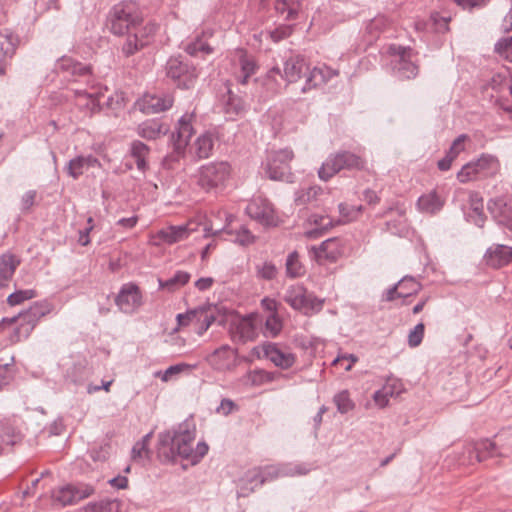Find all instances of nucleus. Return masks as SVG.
<instances>
[{"label": "nucleus", "instance_id": "nucleus-6", "mask_svg": "<svg viewBox=\"0 0 512 512\" xmlns=\"http://www.w3.org/2000/svg\"><path fill=\"white\" fill-rule=\"evenodd\" d=\"M230 175V166L226 162H212L198 170L197 184L206 192L223 188Z\"/></svg>", "mask_w": 512, "mask_h": 512}, {"label": "nucleus", "instance_id": "nucleus-17", "mask_svg": "<svg viewBox=\"0 0 512 512\" xmlns=\"http://www.w3.org/2000/svg\"><path fill=\"white\" fill-rule=\"evenodd\" d=\"M20 44L18 35L9 29L0 30V75H5Z\"/></svg>", "mask_w": 512, "mask_h": 512}, {"label": "nucleus", "instance_id": "nucleus-16", "mask_svg": "<svg viewBox=\"0 0 512 512\" xmlns=\"http://www.w3.org/2000/svg\"><path fill=\"white\" fill-rule=\"evenodd\" d=\"M198 222L190 220L183 225H171L157 232L156 237L163 243L172 245L186 240L193 232L198 230Z\"/></svg>", "mask_w": 512, "mask_h": 512}, {"label": "nucleus", "instance_id": "nucleus-35", "mask_svg": "<svg viewBox=\"0 0 512 512\" xmlns=\"http://www.w3.org/2000/svg\"><path fill=\"white\" fill-rule=\"evenodd\" d=\"M212 36V32L204 31L201 35L197 36L194 40L189 42L185 51L191 56H197L200 53L210 54L213 52V48L210 45L208 39Z\"/></svg>", "mask_w": 512, "mask_h": 512}, {"label": "nucleus", "instance_id": "nucleus-31", "mask_svg": "<svg viewBox=\"0 0 512 512\" xmlns=\"http://www.w3.org/2000/svg\"><path fill=\"white\" fill-rule=\"evenodd\" d=\"M274 8L277 15L283 20L293 21L303 11V0H277Z\"/></svg>", "mask_w": 512, "mask_h": 512}, {"label": "nucleus", "instance_id": "nucleus-13", "mask_svg": "<svg viewBox=\"0 0 512 512\" xmlns=\"http://www.w3.org/2000/svg\"><path fill=\"white\" fill-rule=\"evenodd\" d=\"M248 216L265 226L276 224V215L272 204L268 199L257 196L254 197L246 207Z\"/></svg>", "mask_w": 512, "mask_h": 512}, {"label": "nucleus", "instance_id": "nucleus-52", "mask_svg": "<svg viewBox=\"0 0 512 512\" xmlns=\"http://www.w3.org/2000/svg\"><path fill=\"white\" fill-rule=\"evenodd\" d=\"M334 403L340 413H347L354 408V403L349 397L347 390L341 391L334 396Z\"/></svg>", "mask_w": 512, "mask_h": 512}, {"label": "nucleus", "instance_id": "nucleus-51", "mask_svg": "<svg viewBox=\"0 0 512 512\" xmlns=\"http://www.w3.org/2000/svg\"><path fill=\"white\" fill-rule=\"evenodd\" d=\"M87 167L84 164V156L71 159L66 167L67 174L73 179H78Z\"/></svg>", "mask_w": 512, "mask_h": 512}, {"label": "nucleus", "instance_id": "nucleus-45", "mask_svg": "<svg viewBox=\"0 0 512 512\" xmlns=\"http://www.w3.org/2000/svg\"><path fill=\"white\" fill-rule=\"evenodd\" d=\"M286 274L288 277L296 278L304 274V268L299 261V255L296 251L290 253L286 259Z\"/></svg>", "mask_w": 512, "mask_h": 512}, {"label": "nucleus", "instance_id": "nucleus-3", "mask_svg": "<svg viewBox=\"0 0 512 512\" xmlns=\"http://www.w3.org/2000/svg\"><path fill=\"white\" fill-rule=\"evenodd\" d=\"M56 70L71 75L74 81L83 78L85 88L71 87L69 90L74 95L75 105L86 115L92 116L101 109V98L107 91L106 87L94 85L92 69L90 65L83 64L71 57L63 56L56 63Z\"/></svg>", "mask_w": 512, "mask_h": 512}, {"label": "nucleus", "instance_id": "nucleus-47", "mask_svg": "<svg viewBox=\"0 0 512 512\" xmlns=\"http://www.w3.org/2000/svg\"><path fill=\"white\" fill-rule=\"evenodd\" d=\"M255 269L257 278L267 281L275 279L278 274L276 266L270 261L257 264Z\"/></svg>", "mask_w": 512, "mask_h": 512}, {"label": "nucleus", "instance_id": "nucleus-27", "mask_svg": "<svg viewBox=\"0 0 512 512\" xmlns=\"http://www.w3.org/2000/svg\"><path fill=\"white\" fill-rule=\"evenodd\" d=\"M232 215H228L226 217V221L228 222L223 228L213 230L211 226H206L204 228L205 234L204 237L216 236L221 232H225L227 234L233 235L235 234V241L241 245H249L254 242V236L252 233L245 227L241 226L238 230H233L229 227V223L231 221Z\"/></svg>", "mask_w": 512, "mask_h": 512}, {"label": "nucleus", "instance_id": "nucleus-14", "mask_svg": "<svg viewBox=\"0 0 512 512\" xmlns=\"http://www.w3.org/2000/svg\"><path fill=\"white\" fill-rule=\"evenodd\" d=\"M93 493L94 487L88 484L67 485L55 490L52 497L54 501L66 506L75 504Z\"/></svg>", "mask_w": 512, "mask_h": 512}, {"label": "nucleus", "instance_id": "nucleus-37", "mask_svg": "<svg viewBox=\"0 0 512 512\" xmlns=\"http://www.w3.org/2000/svg\"><path fill=\"white\" fill-rule=\"evenodd\" d=\"M488 210L499 224L505 226L510 225L509 208L503 199L498 198L490 200L488 202Z\"/></svg>", "mask_w": 512, "mask_h": 512}, {"label": "nucleus", "instance_id": "nucleus-54", "mask_svg": "<svg viewBox=\"0 0 512 512\" xmlns=\"http://www.w3.org/2000/svg\"><path fill=\"white\" fill-rule=\"evenodd\" d=\"M312 470V466L305 463H287L283 464V473L285 476L306 475Z\"/></svg>", "mask_w": 512, "mask_h": 512}, {"label": "nucleus", "instance_id": "nucleus-36", "mask_svg": "<svg viewBox=\"0 0 512 512\" xmlns=\"http://www.w3.org/2000/svg\"><path fill=\"white\" fill-rule=\"evenodd\" d=\"M192 118L193 115L185 114L178 121V127L176 130V145L178 148L186 146L194 133L193 126L191 123Z\"/></svg>", "mask_w": 512, "mask_h": 512}, {"label": "nucleus", "instance_id": "nucleus-57", "mask_svg": "<svg viewBox=\"0 0 512 512\" xmlns=\"http://www.w3.org/2000/svg\"><path fill=\"white\" fill-rule=\"evenodd\" d=\"M261 471V478H263V484L267 481H272L278 477L285 476L283 473V464L280 466L267 465L265 467H259Z\"/></svg>", "mask_w": 512, "mask_h": 512}, {"label": "nucleus", "instance_id": "nucleus-50", "mask_svg": "<svg viewBox=\"0 0 512 512\" xmlns=\"http://www.w3.org/2000/svg\"><path fill=\"white\" fill-rule=\"evenodd\" d=\"M282 330V321L276 314H271L265 321L264 334L267 337H276Z\"/></svg>", "mask_w": 512, "mask_h": 512}, {"label": "nucleus", "instance_id": "nucleus-12", "mask_svg": "<svg viewBox=\"0 0 512 512\" xmlns=\"http://www.w3.org/2000/svg\"><path fill=\"white\" fill-rule=\"evenodd\" d=\"M260 324L261 320L254 314L236 319L231 323L230 327L232 338L242 343L252 341L257 337V330Z\"/></svg>", "mask_w": 512, "mask_h": 512}, {"label": "nucleus", "instance_id": "nucleus-22", "mask_svg": "<svg viewBox=\"0 0 512 512\" xmlns=\"http://www.w3.org/2000/svg\"><path fill=\"white\" fill-rule=\"evenodd\" d=\"M311 252L318 262H336L342 255V245L339 238H329L323 241L320 246H312Z\"/></svg>", "mask_w": 512, "mask_h": 512}, {"label": "nucleus", "instance_id": "nucleus-46", "mask_svg": "<svg viewBox=\"0 0 512 512\" xmlns=\"http://www.w3.org/2000/svg\"><path fill=\"white\" fill-rule=\"evenodd\" d=\"M196 153L199 158H208L213 149V138L210 134H203L196 140Z\"/></svg>", "mask_w": 512, "mask_h": 512}, {"label": "nucleus", "instance_id": "nucleus-29", "mask_svg": "<svg viewBox=\"0 0 512 512\" xmlns=\"http://www.w3.org/2000/svg\"><path fill=\"white\" fill-rule=\"evenodd\" d=\"M308 223L314 228L307 230L305 236L309 239H316L323 236L329 229L334 227L339 221L334 222L328 215L312 214L308 218Z\"/></svg>", "mask_w": 512, "mask_h": 512}, {"label": "nucleus", "instance_id": "nucleus-4", "mask_svg": "<svg viewBox=\"0 0 512 512\" xmlns=\"http://www.w3.org/2000/svg\"><path fill=\"white\" fill-rule=\"evenodd\" d=\"M52 309L53 305L48 301L35 302L29 307V309L19 313L18 316L3 318L0 322V332L4 329L5 325H11L17 319H20V325L14 329L11 335V341L16 343L23 339H27L40 319L49 314Z\"/></svg>", "mask_w": 512, "mask_h": 512}, {"label": "nucleus", "instance_id": "nucleus-18", "mask_svg": "<svg viewBox=\"0 0 512 512\" xmlns=\"http://www.w3.org/2000/svg\"><path fill=\"white\" fill-rule=\"evenodd\" d=\"M422 286L412 277H404L397 284L393 285L385 291L382 301H393L396 298H403V304H408L407 299L412 295H416Z\"/></svg>", "mask_w": 512, "mask_h": 512}, {"label": "nucleus", "instance_id": "nucleus-48", "mask_svg": "<svg viewBox=\"0 0 512 512\" xmlns=\"http://www.w3.org/2000/svg\"><path fill=\"white\" fill-rule=\"evenodd\" d=\"M322 192L321 187L311 186L307 189H302L296 193L295 202L297 205H305L317 198Z\"/></svg>", "mask_w": 512, "mask_h": 512}, {"label": "nucleus", "instance_id": "nucleus-62", "mask_svg": "<svg viewBox=\"0 0 512 512\" xmlns=\"http://www.w3.org/2000/svg\"><path fill=\"white\" fill-rule=\"evenodd\" d=\"M432 26L435 32L445 33L449 30L450 18L440 16L439 14L431 15Z\"/></svg>", "mask_w": 512, "mask_h": 512}, {"label": "nucleus", "instance_id": "nucleus-40", "mask_svg": "<svg viewBox=\"0 0 512 512\" xmlns=\"http://www.w3.org/2000/svg\"><path fill=\"white\" fill-rule=\"evenodd\" d=\"M239 64L241 75L238 77V80L241 84H246L248 79L255 74L257 70V64L253 57L248 56L245 53H241L239 57Z\"/></svg>", "mask_w": 512, "mask_h": 512}, {"label": "nucleus", "instance_id": "nucleus-32", "mask_svg": "<svg viewBox=\"0 0 512 512\" xmlns=\"http://www.w3.org/2000/svg\"><path fill=\"white\" fill-rule=\"evenodd\" d=\"M473 162L480 178L493 177L500 171V162L494 155L483 153Z\"/></svg>", "mask_w": 512, "mask_h": 512}, {"label": "nucleus", "instance_id": "nucleus-43", "mask_svg": "<svg viewBox=\"0 0 512 512\" xmlns=\"http://www.w3.org/2000/svg\"><path fill=\"white\" fill-rule=\"evenodd\" d=\"M389 25L390 22L386 16L378 15L367 23L366 32L372 38H377Z\"/></svg>", "mask_w": 512, "mask_h": 512}, {"label": "nucleus", "instance_id": "nucleus-28", "mask_svg": "<svg viewBox=\"0 0 512 512\" xmlns=\"http://www.w3.org/2000/svg\"><path fill=\"white\" fill-rule=\"evenodd\" d=\"M445 204V199L435 189L421 195L417 200V208L420 212L434 215L440 212Z\"/></svg>", "mask_w": 512, "mask_h": 512}, {"label": "nucleus", "instance_id": "nucleus-30", "mask_svg": "<svg viewBox=\"0 0 512 512\" xmlns=\"http://www.w3.org/2000/svg\"><path fill=\"white\" fill-rule=\"evenodd\" d=\"M20 259L12 253H4L0 256V287H7L13 278L16 269L20 265Z\"/></svg>", "mask_w": 512, "mask_h": 512}, {"label": "nucleus", "instance_id": "nucleus-41", "mask_svg": "<svg viewBox=\"0 0 512 512\" xmlns=\"http://www.w3.org/2000/svg\"><path fill=\"white\" fill-rule=\"evenodd\" d=\"M467 216L469 221L473 222L476 226H484L486 217L483 213V201L481 198L471 197V210Z\"/></svg>", "mask_w": 512, "mask_h": 512}, {"label": "nucleus", "instance_id": "nucleus-21", "mask_svg": "<svg viewBox=\"0 0 512 512\" xmlns=\"http://www.w3.org/2000/svg\"><path fill=\"white\" fill-rule=\"evenodd\" d=\"M305 84L301 88L302 93H306L311 89L322 86L330 81L333 77L338 76V71L323 64L307 71Z\"/></svg>", "mask_w": 512, "mask_h": 512}, {"label": "nucleus", "instance_id": "nucleus-23", "mask_svg": "<svg viewBox=\"0 0 512 512\" xmlns=\"http://www.w3.org/2000/svg\"><path fill=\"white\" fill-rule=\"evenodd\" d=\"M486 265L499 269L512 263V247L503 244L491 245L484 254Z\"/></svg>", "mask_w": 512, "mask_h": 512}, {"label": "nucleus", "instance_id": "nucleus-61", "mask_svg": "<svg viewBox=\"0 0 512 512\" xmlns=\"http://www.w3.org/2000/svg\"><path fill=\"white\" fill-rule=\"evenodd\" d=\"M339 213L342 216V218L345 221H351L354 218L357 217V215L361 212L362 206L354 207V206H348L345 203H340L339 206Z\"/></svg>", "mask_w": 512, "mask_h": 512}, {"label": "nucleus", "instance_id": "nucleus-8", "mask_svg": "<svg viewBox=\"0 0 512 512\" xmlns=\"http://www.w3.org/2000/svg\"><path fill=\"white\" fill-rule=\"evenodd\" d=\"M294 153L289 148L271 151L264 165L265 173L271 180L289 181L292 177L290 162Z\"/></svg>", "mask_w": 512, "mask_h": 512}, {"label": "nucleus", "instance_id": "nucleus-5", "mask_svg": "<svg viewBox=\"0 0 512 512\" xmlns=\"http://www.w3.org/2000/svg\"><path fill=\"white\" fill-rule=\"evenodd\" d=\"M365 160L350 151H340L329 155L318 170V176L323 181H328L341 170H362L365 168Z\"/></svg>", "mask_w": 512, "mask_h": 512}, {"label": "nucleus", "instance_id": "nucleus-9", "mask_svg": "<svg viewBox=\"0 0 512 512\" xmlns=\"http://www.w3.org/2000/svg\"><path fill=\"white\" fill-rule=\"evenodd\" d=\"M389 52L393 57L390 64L393 74L399 79H412L419 73V67L414 61L411 48L390 46Z\"/></svg>", "mask_w": 512, "mask_h": 512}, {"label": "nucleus", "instance_id": "nucleus-19", "mask_svg": "<svg viewBox=\"0 0 512 512\" xmlns=\"http://www.w3.org/2000/svg\"><path fill=\"white\" fill-rule=\"evenodd\" d=\"M115 303L122 312L133 313L142 304V296L138 286L132 283L123 285Z\"/></svg>", "mask_w": 512, "mask_h": 512}, {"label": "nucleus", "instance_id": "nucleus-20", "mask_svg": "<svg viewBox=\"0 0 512 512\" xmlns=\"http://www.w3.org/2000/svg\"><path fill=\"white\" fill-rule=\"evenodd\" d=\"M262 348L264 356L281 369L291 368L296 361V356L293 353L287 349H282L276 343H264Z\"/></svg>", "mask_w": 512, "mask_h": 512}, {"label": "nucleus", "instance_id": "nucleus-25", "mask_svg": "<svg viewBox=\"0 0 512 512\" xmlns=\"http://www.w3.org/2000/svg\"><path fill=\"white\" fill-rule=\"evenodd\" d=\"M206 360L215 370H230L235 366L236 353L228 345H223L208 355Z\"/></svg>", "mask_w": 512, "mask_h": 512}, {"label": "nucleus", "instance_id": "nucleus-63", "mask_svg": "<svg viewBox=\"0 0 512 512\" xmlns=\"http://www.w3.org/2000/svg\"><path fill=\"white\" fill-rule=\"evenodd\" d=\"M97 503L101 512H120V502L117 499H106Z\"/></svg>", "mask_w": 512, "mask_h": 512}, {"label": "nucleus", "instance_id": "nucleus-7", "mask_svg": "<svg viewBox=\"0 0 512 512\" xmlns=\"http://www.w3.org/2000/svg\"><path fill=\"white\" fill-rule=\"evenodd\" d=\"M284 301L294 310L310 315L319 312L323 307V300L312 293H308L303 285L297 284L287 288Z\"/></svg>", "mask_w": 512, "mask_h": 512}, {"label": "nucleus", "instance_id": "nucleus-55", "mask_svg": "<svg viewBox=\"0 0 512 512\" xmlns=\"http://www.w3.org/2000/svg\"><path fill=\"white\" fill-rule=\"evenodd\" d=\"M425 326L424 324L418 323L410 332L408 333L407 343L410 348L418 347L424 338Z\"/></svg>", "mask_w": 512, "mask_h": 512}, {"label": "nucleus", "instance_id": "nucleus-39", "mask_svg": "<svg viewBox=\"0 0 512 512\" xmlns=\"http://www.w3.org/2000/svg\"><path fill=\"white\" fill-rule=\"evenodd\" d=\"M130 154L135 159L136 166L139 170L144 171L147 167L146 157L149 154V148L141 141H133L131 143Z\"/></svg>", "mask_w": 512, "mask_h": 512}, {"label": "nucleus", "instance_id": "nucleus-38", "mask_svg": "<svg viewBox=\"0 0 512 512\" xmlns=\"http://www.w3.org/2000/svg\"><path fill=\"white\" fill-rule=\"evenodd\" d=\"M399 383L388 382L381 389L377 390L373 395V400L380 408L388 405L389 398L399 394Z\"/></svg>", "mask_w": 512, "mask_h": 512}, {"label": "nucleus", "instance_id": "nucleus-59", "mask_svg": "<svg viewBox=\"0 0 512 512\" xmlns=\"http://www.w3.org/2000/svg\"><path fill=\"white\" fill-rule=\"evenodd\" d=\"M495 51L512 61V36L500 39L495 44Z\"/></svg>", "mask_w": 512, "mask_h": 512}, {"label": "nucleus", "instance_id": "nucleus-10", "mask_svg": "<svg viewBox=\"0 0 512 512\" xmlns=\"http://www.w3.org/2000/svg\"><path fill=\"white\" fill-rule=\"evenodd\" d=\"M309 67L300 55H291L285 62L283 72L278 66L272 67L267 73V79L274 81L277 85V78L285 80L287 83L297 82L303 75H307Z\"/></svg>", "mask_w": 512, "mask_h": 512}, {"label": "nucleus", "instance_id": "nucleus-49", "mask_svg": "<svg viewBox=\"0 0 512 512\" xmlns=\"http://www.w3.org/2000/svg\"><path fill=\"white\" fill-rule=\"evenodd\" d=\"M37 293L33 289H26V290H17L13 293H11L7 297V303L10 306H16L22 304L26 300H30L34 297H36Z\"/></svg>", "mask_w": 512, "mask_h": 512}, {"label": "nucleus", "instance_id": "nucleus-44", "mask_svg": "<svg viewBox=\"0 0 512 512\" xmlns=\"http://www.w3.org/2000/svg\"><path fill=\"white\" fill-rule=\"evenodd\" d=\"M21 440V434L10 424H0V441L5 445H15Z\"/></svg>", "mask_w": 512, "mask_h": 512}, {"label": "nucleus", "instance_id": "nucleus-24", "mask_svg": "<svg viewBox=\"0 0 512 512\" xmlns=\"http://www.w3.org/2000/svg\"><path fill=\"white\" fill-rule=\"evenodd\" d=\"M173 97L170 94H145L139 102L140 109L147 114H155L170 109Z\"/></svg>", "mask_w": 512, "mask_h": 512}, {"label": "nucleus", "instance_id": "nucleus-58", "mask_svg": "<svg viewBox=\"0 0 512 512\" xmlns=\"http://www.w3.org/2000/svg\"><path fill=\"white\" fill-rule=\"evenodd\" d=\"M225 111L228 114L238 115L245 111V103L241 98L230 94L225 104Z\"/></svg>", "mask_w": 512, "mask_h": 512}, {"label": "nucleus", "instance_id": "nucleus-60", "mask_svg": "<svg viewBox=\"0 0 512 512\" xmlns=\"http://www.w3.org/2000/svg\"><path fill=\"white\" fill-rule=\"evenodd\" d=\"M469 140V136L466 134L459 135L451 144L447 154H449L453 158H457V156L465 150V143Z\"/></svg>", "mask_w": 512, "mask_h": 512}, {"label": "nucleus", "instance_id": "nucleus-64", "mask_svg": "<svg viewBox=\"0 0 512 512\" xmlns=\"http://www.w3.org/2000/svg\"><path fill=\"white\" fill-rule=\"evenodd\" d=\"M37 192L35 190H29L21 198V209L23 211H29L34 205Z\"/></svg>", "mask_w": 512, "mask_h": 512}, {"label": "nucleus", "instance_id": "nucleus-1", "mask_svg": "<svg viewBox=\"0 0 512 512\" xmlns=\"http://www.w3.org/2000/svg\"><path fill=\"white\" fill-rule=\"evenodd\" d=\"M142 22L143 13L140 6L132 0L118 2L108 12L109 31L116 36L127 34V39L122 46V52L127 57L147 46L158 29L154 22H148L140 27Z\"/></svg>", "mask_w": 512, "mask_h": 512}, {"label": "nucleus", "instance_id": "nucleus-26", "mask_svg": "<svg viewBox=\"0 0 512 512\" xmlns=\"http://www.w3.org/2000/svg\"><path fill=\"white\" fill-rule=\"evenodd\" d=\"M260 468L254 467L244 473L237 481L238 497H247L255 491V489L263 485Z\"/></svg>", "mask_w": 512, "mask_h": 512}, {"label": "nucleus", "instance_id": "nucleus-2", "mask_svg": "<svg viewBox=\"0 0 512 512\" xmlns=\"http://www.w3.org/2000/svg\"><path fill=\"white\" fill-rule=\"evenodd\" d=\"M195 438V425L188 422H183L171 430L159 433L158 458L163 463L175 462L179 457L189 461L192 465L198 464L208 453L209 446L206 442L200 441L193 448Z\"/></svg>", "mask_w": 512, "mask_h": 512}, {"label": "nucleus", "instance_id": "nucleus-56", "mask_svg": "<svg viewBox=\"0 0 512 512\" xmlns=\"http://www.w3.org/2000/svg\"><path fill=\"white\" fill-rule=\"evenodd\" d=\"M292 31V25L282 24L276 27L274 30L268 31L267 34L273 42L278 43L281 40L289 37L292 34Z\"/></svg>", "mask_w": 512, "mask_h": 512}, {"label": "nucleus", "instance_id": "nucleus-53", "mask_svg": "<svg viewBox=\"0 0 512 512\" xmlns=\"http://www.w3.org/2000/svg\"><path fill=\"white\" fill-rule=\"evenodd\" d=\"M480 178L476 166L473 161L465 164L457 173V179L461 183H466Z\"/></svg>", "mask_w": 512, "mask_h": 512}, {"label": "nucleus", "instance_id": "nucleus-34", "mask_svg": "<svg viewBox=\"0 0 512 512\" xmlns=\"http://www.w3.org/2000/svg\"><path fill=\"white\" fill-rule=\"evenodd\" d=\"M167 128L158 119H150L139 124L137 133L140 137L155 140L161 135H165Z\"/></svg>", "mask_w": 512, "mask_h": 512}, {"label": "nucleus", "instance_id": "nucleus-15", "mask_svg": "<svg viewBox=\"0 0 512 512\" xmlns=\"http://www.w3.org/2000/svg\"><path fill=\"white\" fill-rule=\"evenodd\" d=\"M489 86L498 94L496 101L499 107L512 113V78L506 74L497 73L492 76Z\"/></svg>", "mask_w": 512, "mask_h": 512}, {"label": "nucleus", "instance_id": "nucleus-42", "mask_svg": "<svg viewBox=\"0 0 512 512\" xmlns=\"http://www.w3.org/2000/svg\"><path fill=\"white\" fill-rule=\"evenodd\" d=\"M190 279V274L185 271H177L171 278L167 280H159L162 289L174 290L185 285Z\"/></svg>", "mask_w": 512, "mask_h": 512}, {"label": "nucleus", "instance_id": "nucleus-11", "mask_svg": "<svg viewBox=\"0 0 512 512\" xmlns=\"http://www.w3.org/2000/svg\"><path fill=\"white\" fill-rule=\"evenodd\" d=\"M166 74L179 88L185 89L193 86L198 77L196 68L180 57H171L167 61Z\"/></svg>", "mask_w": 512, "mask_h": 512}, {"label": "nucleus", "instance_id": "nucleus-33", "mask_svg": "<svg viewBox=\"0 0 512 512\" xmlns=\"http://www.w3.org/2000/svg\"><path fill=\"white\" fill-rule=\"evenodd\" d=\"M469 454L473 455L477 462H482L494 456H502L496 442L490 439L478 441L473 448L469 449Z\"/></svg>", "mask_w": 512, "mask_h": 512}]
</instances>
